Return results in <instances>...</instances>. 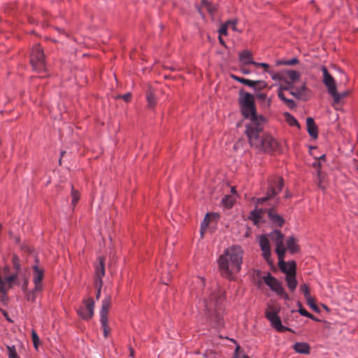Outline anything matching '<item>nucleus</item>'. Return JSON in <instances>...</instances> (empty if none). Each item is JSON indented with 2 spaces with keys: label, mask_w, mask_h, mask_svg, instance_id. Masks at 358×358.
<instances>
[{
  "label": "nucleus",
  "mask_w": 358,
  "mask_h": 358,
  "mask_svg": "<svg viewBox=\"0 0 358 358\" xmlns=\"http://www.w3.org/2000/svg\"><path fill=\"white\" fill-rule=\"evenodd\" d=\"M239 103L242 115L250 120L245 125V134L250 145L264 152L273 149L276 141L271 136L263 132L264 119L257 115L253 96L244 93L239 99Z\"/></svg>",
  "instance_id": "1"
},
{
  "label": "nucleus",
  "mask_w": 358,
  "mask_h": 358,
  "mask_svg": "<svg viewBox=\"0 0 358 358\" xmlns=\"http://www.w3.org/2000/svg\"><path fill=\"white\" fill-rule=\"evenodd\" d=\"M194 282L197 289L202 292L201 296L207 316L213 327H218L223 324L222 303L224 301V292L217 283H213L210 289L205 288L204 279L196 276Z\"/></svg>",
  "instance_id": "2"
},
{
  "label": "nucleus",
  "mask_w": 358,
  "mask_h": 358,
  "mask_svg": "<svg viewBox=\"0 0 358 358\" xmlns=\"http://www.w3.org/2000/svg\"><path fill=\"white\" fill-rule=\"evenodd\" d=\"M270 241L275 244V252L278 257V266L280 271L285 274H296V265L294 261L285 262V247L284 245V236L278 230H273L268 234L262 235L259 237V246L262 252V256L268 264L272 266L273 261L271 258Z\"/></svg>",
  "instance_id": "3"
},
{
  "label": "nucleus",
  "mask_w": 358,
  "mask_h": 358,
  "mask_svg": "<svg viewBox=\"0 0 358 358\" xmlns=\"http://www.w3.org/2000/svg\"><path fill=\"white\" fill-rule=\"evenodd\" d=\"M243 250L238 245H232L226 249L218 259V266L222 275L233 280L241 271Z\"/></svg>",
  "instance_id": "4"
},
{
  "label": "nucleus",
  "mask_w": 358,
  "mask_h": 358,
  "mask_svg": "<svg viewBox=\"0 0 358 358\" xmlns=\"http://www.w3.org/2000/svg\"><path fill=\"white\" fill-rule=\"evenodd\" d=\"M30 63L33 69L38 73H43L46 71L43 50L39 44L32 47L30 55Z\"/></svg>",
  "instance_id": "5"
},
{
  "label": "nucleus",
  "mask_w": 358,
  "mask_h": 358,
  "mask_svg": "<svg viewBox=\"0 0 358 358\" xmlns=\"http://www.w3.org/2000/svg\"><path fill=\"white\" fill-rule=\"evenodd\" d=\"M283 186V180L280 176H273L268 180V189L266 196L257 199V205L262 204L268 199L277 195L281 192Z\"/></svg>",
  "instance_id": "6"
},
{
  "label": "nucleus",
  "mask_w": 358,
  "mask_h": 358,
  "mask_svg": "<svg viewBox=\"0 0 358 358\" xmlns=\"http://www.w3.org/2000/svg\"><path fill=\"white\" fill-rule=\"evenodd\" d=\"M111 296L107 295L102 301L101 309L100 310V324L103 331L104 337L107 338L110 333V328L108 326V314L111 306Z\"/></svg>",
  "instance_id": "7"
},
{
  "label": "nucleus",
  "mask_w": 358,
  "mask_h": 358,
  "mask_svg": "<svg viewBox=\"0 0 358 358\" xmlns=\"http://www.w3.org/2000/svg\"><path fill=\"white\" fill-rule=\"evenodd\" d=\"M262 279L265 284L268 286L271 290L275 292L277 295L280 296L282 299L286 301L289 300V296L285 292L282 282L272 276L270 273H268L266 275H264Z\"/></svg>",
  "instance_id": "8"
},
{
  "label": "nucleus",
  "mask_w": 358,
  "mask_h": 358,
  "mask_svg": "<svg viewBox=\"0 0 358 358\" xmlns=\"http://www.w3.org/2000/svg\"><path fill=\"white\" fill-rule=\"evenodd\" d=\"M83 306H80L77 313L84 320H90L94 315V301L92 298L89 297L83 301Z\"/></svg>",
  "instance_id": "9"
},
{
  "label": "nucleus",
  "mask_w": 358,
  "mask_h": 358,
  "mask_svg": "<svg viewBox=\"0 0 358 358\" xmlns=\"http://www.w3.org/2000/svg\"><path fill=\"white\" fill-rule=\"evenodd\" d=\"M321 71L322 72V82L324 85L327 88V92L330 94L331 92L334 93L335 92V89H336V83L335 79L333 76L329 73L327 67L325 66H321Z\"/></svg>",
  "instance_id": "10"
},
{
  "label": "nucleus",
  "mask_w": 358,
  "mask_h": 358,
  "mask_svg": "<svg viewBox=\"0 0 358 358\" xmlns=\"http://www.w3.org/2000/svg\"><path fill=\"white\" fill-rule=\"evenodd\" d=\"M44 278V270L37 265L33 266V282L35 290H42V280Z\"/></svg>",
  "instance_id": "11"
},
{
  "label": "nucleus",
  "mask_w": 358,
  "mask_h": 358,
  "mask_svg": "<svg viewBox=\"0 0 358 358\" xmlns=\"http://www.w3.org/2000/svg\"><path fill=\"white\" fill-rule=\"evenodd\" d=\"M176 268V265L174 262L167 264L162 266V278L161 280L163 284L168 285L171 281V273L174 271Z\"/></svg>",
  "instance_id": "12"
},
{
  "label": "nucleus",
  "mask_w": 358,
  "mask_h": 358,
  "mask_svg": "<svg viewBox=\"0 0 358 358\" xmlns=\"http://www.w3.org/2000/svg\"><path fill=\"white\" fill-rule=\"evenodd\" d=\"M105 275V267H104V260L102 257H99V263L96 264L95 268V275H94V285L102 284V278Z\"/></svg>",
  "instance_id": "13"
},
{
  "label": "nucleus",
  "mask_w": 358,
  "mask_h": 358,
  "mask_svg": "<svg viewBox=\"0 0 358 358\" xmlns=\"http://www.w3.org/2000/svg\"><path fill=\"white\" fill-rule=\"evenodd\" d=\"M17 278V273H13L7 277H5L3 279L1 278V282L3 284V289L0 290V293L6 295L7 290L13 287V285L15 283Z\"/></svg>",
  "instance_id": "14"
},
{
  "label": "nucleus",
  "mask_w": 358,
  "mask_h": 358,
  "mask_svg": "<svg viewBox=\"0 0 358 358\" xmlns=\"http://www.w3.org/2000/svg\"><path fill=\"white\" fill-rule=\"evenodd\" d=\"M268 217L271 222L276 227H282L284 223V219L279 215L273 209H268L267 210Z\"/></svg>",
  "instance_id": "15"
},
{
  "label": "nucleus",
  "mask_w": 358,
  "mask_h": 358,
  "mask_svg": "<svg viewBox=\"0 0 358 358\" xmlns=\"http://www.w3.org/2000/svg\"><path fill=\"white\" fill-rule=\"evenodd\" d=\"M285 250H287L291 254H295L299 251V246L297 240L294 236H289L286 240Z\"/></svg>",
  "instance_id": "16"
},
{
  "label": "nucleus",
  "mask_w": 358,
  "mask_h": 358,
  "mask_svg": "<svg viewBox=\"0 0 358 358\" xmlns=\"http://www.w3.org/2000/svg\"><path fill=\"white\" fill-rule=\"evenodd\" d=\"M268 321L271 322V326L279 332L292 331L290 328L286 327L282 324L281 320L278 315L273 317V318L268 320Z\"/></svg>",
  "instance_id": "17"
},
{
  "label": "nucleus",
  "mask_w": 358,
  "mask_h": 358,
  "mask_svg": "<svg viewBox=\"0 0 358 358\" xmlns=\"http://www.w3.org/2000/svg\"><path fill=\"white\" fill-rule=\"evenodd\" d=\"M239 60H240V62L244 65H247V64L254 65V63H255V62L253 61V58H252L251 52H250L248 50H245L239 53Z\"/></svg>",
  "instance_id": "18"
},
{
  "label": "nucleus",
  "mask_w": 358,
  "mask_h": 358,
  "mask_svg": "<svg viewBox=\"0 0 358 358\" xmlns=\"http://www.w3.org/2000/svg\"><path fill=\"white\" fill-rule=\"evenodd\" d=\"M293 349L298 353L308 355L310 351L309 345L304 342H296L293 345Z\"/></svg>",
  "instance_id": "19"
},
{
  "label": "nucleus",
  "mask_w": 358,
  "mask_h": 358,
  "mask_svg": "<svg viewBox=\"0 0 358 358\" xmlns=\"http://www.w3.org/2000/svg\"><path fill=\"white\" fill-rule=\"evenodd\" d=\"M306 125L309 135L313 138H317V128L315 124L314 120L312 117H308L306 119Z\"/></svg>",
  "instance_id": "20"
},
{
  "label": "nucleus",
  "mask_w": 358,
  "mask_h": 358,
  "mask_svg": "<svg viewBox=\"0 0 358 358\" xmlns=\"http://www.w3.org/2000/svg\"><path fill=\"white\" fill-rule=\"evenodd\" d=\"M279 310L280 309L276 305L269 304L266 309L265 317L268 320L273 317L278 316Z\"/></svg>",
  "instance_id": "21"
},
{
  "label": "nucleus",
  "mask_w": 358,
  "mask_h": 358,
  "mask_svg": "<svg viewBox=\"0 0 358 358\" xmlns=\"http://www.w3.org/2000/svg\"><path fill=\"white\" fill-rule=\"evenodd\" d=\"M307 91V88L305 84H303L299 87H294V90H292V95L298 99H303L306 95V92Z\"/></svg>",
  "instance_id": "22"
},
{
  "label": "nucleus",
  "mask_w": 358,
  "mask_h": 358,
  "mask_svg": "<svg viewBox=\"0 0 358 358\" xmlns=\"http://www.w3.org/2000/svg\"><path fill=\"white\" fill-rule=\"evenodd\" d=\"M285 282L287 283V287L290 290V292H294L298 285V282L296 278V275H289L287 276H285Z\"/></svg>",
  "instance_id": "23"
},
{
  "label": "nucleus",
  "mask_w": 358,
  "mask_h": 358,
  "mask_svg": "<svg viewBox=\"0 0 358 358\" xmlns=\"http://www.w3.org/2000/svg\"><path fill=\"white\" fill-rule=\"evenodd\" d=\"M278 96L289 109H294L296 107V105L294 101L287 98L285 94H282L281 92H278Z\"/></svg>",
  "instance_id": "24"
},
{
  "label": "nucleus",
  "mask_w": 358,
  "mask_h": 358,
  "mask_svg": "<svg viewBox=\"0 0 358 358\" xmlns=\"http://www.w3.org/2000/svg\"><path fill=\"white\" fill-rule=\"evenodd\" d=\"M233 78L240 82L241 83H243L247 86L254 87H255L257 83H262L264 87L266 85V84L263 81H253L249 79L243 78H239L237 76H233Z\"/></svg>",
  "instance_id": "25"
},
{
  "label": "nucleus",
  "mask_w": 358,
  "mask_h": 358,
  "mask_svg": "<svg viewBox=\"0 0 358 358\" xmlns=\"http://www.w3.org/2000/svg\"><path fill=\"white\" fill-rule=\"evenodd\" d=\"M348 94H349V92L348 91H345V92H341V93H338L337 92V88L335 89V92L334 93L331 92L330 94V95L333 98L334 103H335V104H339L341 101V99L345 98V96H347Z\"/></svg>",
  "instance_id": "26"
},
{
  "label": "nucleus",
  "mask_w": 358,
  "mask_h": 358,
  "mask_svg": "<svg viewBox=\"0 0 358 358\" xmlns=\"http://www.w3.org/2000/svg\"><path fill=\"white\" fill-rule=\"evenodd\" d=\"M146 99L148 106L150 108H153L157 104V99L152 90H149L146 92Z\"/></svg>",
  "instance_id": "27"
},
{
  "label": "nucleus",
  "mask_w": 358,
  "mask_h": 358,
  "mask_svg": "<svg viewBox=\"0 0 358 358\" xmlns=\"http://www.w3.org/2000/svg\"><path fill=\"white\" fill-rule=\"evenodd\" d=\"M264 210L256 208L252 210L250 213V219L255 223L257 224L261 221L262 215L264 213Z\"/></svg>",
  "instance_id": "28"
},
{
  "label": "nucleus",
  "mask_w": 358,
  "mask_h": 358,
  "mask_svg": "<svg viewBox=\"0 0 358 358\" xmlns=\"http://www.w3.org/2000/svg\"><path fill=\"white\" fill-rule=\"evenodd\" d=\"M287 122L292 127H299L297 120L290 113L285 112L284 113Z\"/></svg>",
  "instance_id": "29"
},
{
  "label": "nucleus",
  "mask_w": 358,
  "mask_h": 358,
  "mask_svg": "<svg viewBox=\"0 0 358 358\" xmlns=\"http://www.w3.org/2000/svg\"><path fill=\"white\" fill-rule=\"evenodd\" d=\"M306 301L307 304L309 306V307L312 310H313L314 311H315L317 313H320V310L316 305L315 300L312 296L306 298Z\"/></svg>",
  "instance_id": "30"
},
{
  "label": "nucleus",
  "mask_w": 358,
  "mask_h": 358,
  "mask_svg": "<svg viewBox=\"0 0 358 358\" xmlns=\"http://www.w3.org/2000/svg\"><path fill=\"white\" fill-rule=\"evenodd\" d=\"M80 199L79 192L74 189L73 186H71V204L75 206Z\"/></svg>",
  "instance_id": "31"
},
{
  "label": "nucleus",
  "mask_w": 358,
  "mask_h": 358,
  "mask_svg": "<svg viewBox=\"0 0 358 358\" xmlns=\"http://www.w3.org/2000/svg\"><path fill=\"white\" fill-rule=\"evenodd\" d=\"M8 358H20L14 345H7Z\"/></svg>",
  "instance_id": "32"
},
{
  "label": "nucleus",
  "mask_w": 358,
  "mask_h": 358,
  "mask_svg": "<svg viewBox=\"0 0 358 358\" xmlns=\"http://www.w3.org/2000/svg\"><path fill=\"white\" fill-rule=\"evenodd\" d=\"M222 203L227 206V207H231L235 202V199L232 196L230 195H226L222 199Z\"/></svg>",
  "instance_id": "33"
},
{
  "label": "nucleus",
  "mask_w": 358,
  "mask_h": 358,
  "mask_svg": "<svg viewBox=\"0 0 358 358\" xmlns=\"http://www.w3.org/2000/svg\"><path fill=\"white\" fill-rule=\"evenodd\" d=\"M289 78L294 83L295 80H299L300 78V73L294 70H290L287 71Z\"/></svg>",
  "instance_id": "34"
},
{
  "label": "nucleus",
  "mask_w": 358,
  "mask_h": 358,
  "mask_svg": "<svg viewBox=\"0 0 358 358\" xmlns=\"http://www.w3.org/2000/svg\"><path fill=\"white\" fill-rule=\"evenodd\" d=\"M300 291L303 293L305 299L310 296V289L306 284H302L300 286Z\"/></svg>",
  "instance_id": "35"
},
{
  "label": "nucleus",
  "mask_w": 358,
  "mask_h": 358,
  "mask_svg": "<svg viewBox=\"0 0 358 358\" xmlns=\"http://www.w3.org/2000/svg\"><path fill=\"white\" fill-rule=\"evenodd\" d=\"M41 290H35V288L33 290L29 291L27 294V299L28 301H35V299L36 298V293L38 292H41Z\"/></svg>",
  "instance_id": "36"
},
{
  "label": "nucleus",
  "mask_w": 358,
  "mask_h": 358,
  "mask_svg": "<svg viewBox=\"0 0 358 358\" xmlns=\"http://www.w3.org/2000/svg\"><path fill=\"white\" fill-rule=\"evenodd\" d=\"M228 28H229V26L227 22H225L224 24H222L220 29H218L219 35L227 36Z\"/></svg>",
  "instance_id": "37"
},
{
  "label": "nucleus",
  "mask_w": 358,
  "mask_h": 358,
  "mask_svg": "<svg viewBox=\"0 0 358 358\" xmlns=\"http://www.w3.org/2000/svg\"><path fill=\"white\" fill-rule=\"evenodd\" d=\"M297 306L299 307V309H298V312L299 313L300 315H303V316H305V317H308L310 316L309 315L310 314V313H308L302 306V304L301 303V302H298L297 303Z\"/></svg>",
  "instance_id": "38"
},
{
  "label": "nucleus",
  "mask_w": 358,
  "mask_h": 358,
  "mask_svg": "<svg viewBox=\"0 0 358 358\" xmlns=\"http://www.w3.org/2000/svg\"><path fill=\"white\" fill-rule=\"evenodd\" d=\"M201 6L204 8H206L208 11L210 13H213L214 11V8L210 3H209L206 0H201Z\"/></svg>",
  "instance_id": "39"
},
{
  "label": "nucleus",
  "mask_w": 358,
  "mask_h": 358,
  "mask_svg": "<svg viewBox=\"0 0 358 358\" xmlns=\"http://www.w3.org/2000/svg\"><path fill=\"white\" fill-rule=\"evenodd\" d=\"M209 222H210V214L207 213L206 215V217L203 219L202 224H201V234L203 233V231L204 230V228L207 227Z\"/></svg>",
  "instance_id": "40"
},
{
  "label": "nucleus",
  "mask_w": 358,
  "mask_h": 358,
  "mask_svg": "<svg viewBox=\"0 0 358 358\" xmlns=\"http://www.w3.org/2000/svg\"><path fill=\"white\" fill-rule=\"evenodd\" d=\"M31 337H32V341L34 343V346L35 348H37L38 343H39V338H38L36 332L34 330H33L31 331Z\"/></svg>",
  "instance_id": "41"
},
{
  "label": "nucleus",
  "mask_w": 358,
  "mask_h": 358,
  "mask_svg": "<svg viewBox=\"0 0 358 358\" xmlns=\"http://www.w3.org/2000/svg\"><path fill=\"white\" fill-rule=\"evenodd\" d=\"M293 85V83H287V85H280L278 87V92H281L282 94H285V92H287L291 90V87Z\"/></svg>",
  "instance_id": "42"
},
{
  "label": "nucleus",
  "mask_w": 358,
  "mask_h": 358,
  "mask_svg": "<svg viewBox=\"0 0 358 358\" xmlns=\"http://www.w3.org/2000/svg\"><path fill=\"white\" fill-rule=\"evenodd\" d=\"M268 73L270 74L271 78L273 80H280L282 79V76L280 73H275L272 71H268Z\"/></svg>",
  "instance_id": "43"
},
{
  "label": "nucleus",
  "mask_w": 358,
  "mask_h": 358,
  "mask_svg": "<svg viewBox=\"0 0 358 358\" xmlns=\"http://www.w3.org/2000/svg\"><path fill=\"white\" fill-rule=\"evenodd\" d=\"M254 66H256V67H262V68H264V71L268 73V71H269V67L270 66L266 64V63H259V62H256L254 63Z\"/></svg>",
  "instance_id": "44"
},
{
  "label": "nucleus",
  "mask_w": 358,
  "mask_h": 358,
  "mask_svg": "<svg viewBox=\"0 0 358 358\" xmlns=\"http://www.w3.org/2000/svg\"><path fill=\"white\" fill-rule=\"evenodd\" d=\"M227 23L229 26V28H231L234 31H237V28H236L237 21L236 20H229L227 22Z\"/></svg>",
  "instance_id": "45"
},
{
  "label": "nucleus",
  "mask_w": 358,
  "mask_h": 358,
  "mask_svg": "<svg viewBox=\"0 0 358 358\" xmlns=\"http://www.w3.org/2000/svg\"><path fill=\"white\" fill-rule=\"evenodd\" d=\"M232 341L236 344V348L235 349V351L234 352L232 358H240V357H239L240 345L236 343V341H234V340H232Z\"/></svg>",
  "instance_id": "46"
},
{
  "label": "nucleus",
  "mask_w": 358,
  "mask_h": 358,
  "mask_svg": "<svg viewBox=\"0 0 358 358\" xmlns=\"http://www.w3.org/2000/svg\"><path fill=\"white\" fill-rule=\"evenodd\" d=\"M298 63V59L296 58H292L289 60L285 61L283 64L286 65H294Z\"/></svg>",
  "instance_id": "47"
},
{
  "label": "nucleus",
  "mask_w": 358,
  "mask_h": 358,
  "mask_svg": "<svg viewBox=\"0 0 358 358\" xmlns=\"http://www.w3.org/2000/svg\"><path fill=\"white\" fill-rule=\"evenodd\" d=\"M95 287L97 289V292H96V299H99L100 296H101V289L102 284H100V285H95Z\"/></svg>",
  "instance_id": "48"
},
{
  "label": "nucleus",
  "mask_w": 358,
  "mask_h": 358,
  "mask_svg": "<svg viewBox=\"0 0 358 358\" xmlns=\"http://www.w3.org/2000/svg\"><path fill=\"white\" fill-rule=\"evenodd\" d=\"M130 97H131V95L130 94L127 93V94H125L122 96V99L125 101H129V99H130Z\"/></svg>",
  "instance_id": "49"
},
{
  "label": "nucleus",
  "mask_w": 358,
  "mask_h": 358,
  "mask_svg": "<svg viewBox=\"0 0 358 358\" xmlns=\"http://www.w3.org/2000/svg\"><path fill=\"white\" fill-rule=\"evenodd\" d=\"M310 316H308V317L314 320V321H316V322H319L320 320L317 319V317H315L313 315H312L311 313L309 315Z\"/></svg>",
  "instance_id": "50"
},
{
  "label": "nucleus",
  "mask_w": 358,
  "mask_h": 358,
  "mask_svg": "<svg viewBox=\"0 0 358 358\" xmlns=\"http://www.w3.org/2000/svg\"><path fill=\"white\" fill-rule=\"evenodd\" d=\"M318 176H319V178H320V173L318 174ZM318 186H319V187L322 188V189H324V188H325L324 186H323L322 184L321 179H320V182L318 183Z\"/></svg>",
  "instance_id": "51"
},
{
  "label": "nucleus",
  "mask_w": 358,
  "mask_h": 358,
  "mask_svg": "<svg viewBox=\"0 0 358 358\" xmlns=\"http://www.w3.org/2000/svg\"><path fill=\"white\" fill-rule=\"evenodd\" d=\"M27 285H28V280H26L24 282V284H23V289L25 290L27 287Z\"/></svg>",
  "instance_id": "52"
},
{
  "label": "nucleus",
  "mask_w": 358,
  "mask_h": 358,
  "mask_svg": "<svg viewBox=\"0 0 358 358\" xmlns=\"http://www.w3.org/2000/svg\"><path fill=\"white\" fill-rule=\"evenodd\" d=\"M219 41H220V43L224 45V40L222 39V36L219 35Z\"/></svg>",
  "instance_id": "53"
},
{
  "label": "nucleus",
  "mask_w": 358,
  "mask_h": 358,
  "mask_svg": "<svg viewBox=\"0 0 358 358\" xmlns=\"http://www.w3.org/2000/svg\"><path fill=\"white\" fill-rule=\"evenodd\" d=\"M242 72L244 73V74H248L250 73V71L245 69H242Z\"/></svg>",
  "instance_id": "54"
},
{
  "label": "nucleus",
  "mask_w": 358,
  "mask_h": 358,
  "mask_svg": "<svg viewBox=\"0 0 358 358\" xmlns=\"http://www.w3.org/2000/svg\"><path fill=\"white\" fill-rule=\"evenodd\" d=\"M294 90V86L292 85V86L291 87V90H288V91H287V92H289V94H291V95H292V90Z\"/></svg>",
  "instance_id": "55"
},
{
  "label": "nucleus",
  "mask_w": 358,
  "mask_h": 358,
  "mask_svg": "<svg viewBox=\"0 0 358 358\" xmlns=\"http://www.w3.org/2000/svg\"><path fill=\"white\" fill-rule=\"evenodd\" d=\"M130 356L133 357L134 356V350L131 349L130 350Z\"/></svg>",
  "instance_id": "56"
},
{
  "label": "nucleus",
  "mask_w": 358,
  "mask_h": 358,
  "mask_svg": "<svg viewBox=\"0 0 358 358\" xmlns=\"http://www.w3.org/2000/svg\"><path fill=\"white\" fill-rule=\"evenodd\" d=\"M240 358H250V357L248 355H243V357H241Z\"/></svg>",
  "instance_id": "57"
},
{
  "label": "nucleus",
  "mask_w": 358,
  "mask_h": 358,
  "mask_svg": "<svg viewBox=\"0 0 358 358\" xmlns=\"http://www.w3.org/2000/svg\"><path fill=\"white\" fill-rule=\"evenodd\" d=\"M198 11H199L200 13H201V7H198Z\"/></svg>",
  "instance_id": "58"
},
{
  "label": "nucleus",
  "mask_w": 358,
  "mask_h": 358,
  "mask_svg": "<svg viewBox=\"0 0 358 358\" xmlns=\"http://www.w3.org/2000/svg\"><path fill=\"white\" fill-rule=\"evenodd\" d=\"M231 192H235L234 187H232V188H231Z\"/></svg>",
  "instance_id": "59"
},
{
  "label": "nucleus",
  "mask_w": 358,
  "mask_h": 358,
  "mask_svg": "<svg viewBox=\"0 0 358 358\" xmlns=\"http://www.w3.org/2000/svg\"><path fill=\"white\" fill-rule=\"evenodd\" d=\"M196 294V296H199L200 295V294L198 292Z\"/></svg>",
  "instance_id": "60"
}]
</instances>
